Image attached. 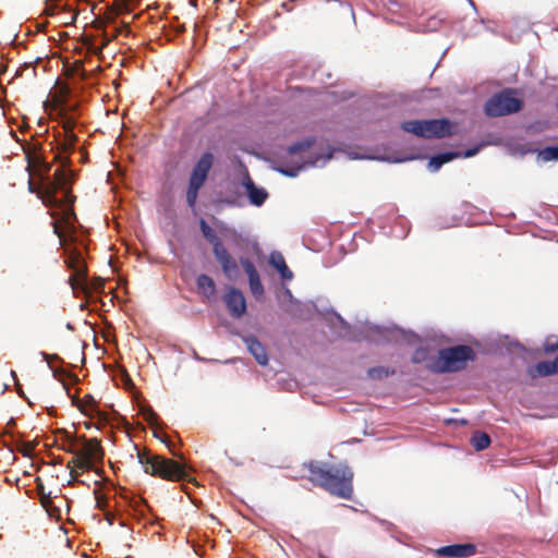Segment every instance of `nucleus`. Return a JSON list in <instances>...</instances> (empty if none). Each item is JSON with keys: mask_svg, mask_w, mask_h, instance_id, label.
<instances>
[{"mask_svg": "<svg viewBox=\"0 0 558 558\" xmlns=\"http://www.w3.org/2000/svg\"><path fill=\"white\" fill-rule=\"evenodd\" d=\"M145 417H146V421L149 423V424H154L157 418H158V415L156 412H154L153 410H149L146 414H145Z\"/></svg>", "mask_w": 558, "mask_h": 558, "instance_id": "7c9ffc66", "label": "nucleus"}, {"mask_svg": "<svg viewBox=\"0 0 558 558\" xmlns=\"http://www.w3.org/2000/svg\"><path fill=\"white\" fill-rule=\"evenodd\" d=\"M248 197L252 204L260 206L267 198V192L264 189L256 187L253 183L247 185Z\"/></svg>", "mask_w": 558, "mask_h": 558, "instance_id": "412c9836", "label": "nucleus"}, {"mask_svg": "<svg viewBox=\"0 0 558 558\" xmlns=\"http://www.w3.org/2000/svg\"><path fill=\"white\" fill-rule=\"evenodd\" d=\"M470 442L476 451H482L489 447L490 437L484 432L476 430L472 434Z\"/></svg>", "mask_w": 558, "mask_h": 558, "instance_id": "aec40b11", "label": "nucleus"}, {"mask_svg": "<svg viewBox=\"0 0 558 558\" xmlns=\"http://www.w3.org/2000/svg\"><path fill=\"white\" fill-rule=\"evenodd\" d=\"M558 350V340L556 341H550V340H547L544 344V351L547 352V353H551V352H555Z\"/></svg>", "mask_w": 558, "mask_h": 558, "instance_id": "c85d7f7f", "label": "nucleus"}, {"mask_svg": "<svg viewBox=\"0 0 558 558\" xmlns=\"http://www.w3.org/2000/svg\"><path fill=\"white\" fill-rule=\"evenodd\" d=\"M66 438H68V441L69 444L65 446L62 447V450H64L65 452H70V453H73L74 457H76V453H78V450L76 448V444H75V439L70 437L68 434H65Z\"/></svg>", "mask_w": 558, "mask_h": 558, "instance_id": "a878e982", "label": "nucleus"}, {"mask_svg": "<svg viewBox=\"0 0 558 558\" xmlns=\"http://www.w3.org/2000/svg\"><path fill=\"white\" fill-rule=\"evenodd\" d=\"M80 410L86 415H92L93 413L100 414L97 409V402L90 395L83 397Z\"/></svg>", "mask_w": 558, "mask_h": 558, "instance_id": "4be33fe9", "label": "nucleus"}, {"mask_svg": "<svg viewBox=\"0 0 558 558\" xmlns=\"http://www.w3.org/2000/svg\"><path fill=\"white\" fill-rule=\"evenodd\" d=\"M310 472L308 480L333 496L351 499L353 495V471L347 464H327L311 461L304 464Z\"/></svg>", "mask_w": 558, "mask_h": 558, "instance_id": "f03ea898", "label": "nucleus"}, {"mask_svg": "<svg viewBox=\"0 0 558 558\" xmlns=\"http://www.w3.org/2000/svg\"><path fill=\"white\" fill-rule=\"evenodd\" d=\"M458 156H459L458 153H451V151L441 153V154H438L436 156H433L429 159V161H428V169L430 171L435 172V171L439 170V168L442 165H445L446 162L451 161L452 159H454Z\"/></svg>", "mask_w": 558, "mask_h": 558, "instance_id": "a211bd4d", "label": "nucleus"}, {"mask_svg": "<svg viewBox=\"0 0 558 558\" xmlns=\"http://www.w3.org/2000/svg\"><path fill=\"white\" fill-rule=\"evenodd\" d=\"M314 143H315V138L314 137H308L306 140H303V141H300L298 143L292 144L288 148V153L290 155H293V154H298V153H301V151H305L310 147H312L314 145Z\"/></svg>", "mask_w": 558, "mask_h": 558, "instance_id": "5701e85b", "label": "nucleus"}, {"mask_svg": "<svg viewBox=\"0 0 558 558\" xmlns=\"http://www.w3.org/2000/svg\"><path fill=\"white\" fill-rule=\"evenodd\" d=\"M134 449L137 451V460L143 465L145 473L170 482L194 481L190 478L184 463L159 454H151L146 449L140 450L137 445H134Z\"/></svg>", "mask_w": 558, "mask_h": 558, "instance_id": "7ed1b4c3", "label": "nucleus"}, {"mask_svg": "<svg viewBox=\"0 0 558 558\" xmlns=\"http://www.w3.org/2000/svg\"><path fill=\"white\" fill-rule=\"evenodd\" d=\"M535 369L539 376H549L553 374H558V355L554 361H543L538 362L535 366Z\"/></svg>", "mask_w": 558, "mask_h": 558, "instance_id": "6ab92c4d", "label": "nucleus"}, {"mask_svg": "<svg viewBox=\"0 0 558 558\" xmlns=\"http://www.w3.org/2000/svg\"><path fill=\"white\" fill-rule=\"evenodd\" d=\"M223 302L233 318L242 317L246 312V301L242 293L236 288H230L223 295Z\"/></svg>", "mask_w": 558, "mask_h": 558, "instance_id": "9b49d317", "label": "nucleus"}, {"mask_svg": "<svg viewBox=\"0 0 558 558\" xmlns=\"http://www.w3.org/2000/svg\"><path fill=\"white\" fill-rule=\"evenodd\" d=\"M106 502H107L106 498L97 496V506H98V508L104 509V506H105Z\"/></svg>", "mask_w": 558, "mask_h": 558, "instance_id": "4c0bfd02", "label": "nucleus"}, {"mask_svg": "<svg viewBox=\"0 0 558 558\" xmlns=\"http://www.w3.org/2000/svg\"><path fill=\"white\" fill-rule=\"evenodd\" d=\"M475 554L476 546L471 543L451 544L435 549V555L438 557L469 558L474 556Z\"/></svg>", "mask_w": 558, "mask_h": 558, "instance_id": "ddd939ff", "label": "nucleus"}, {"mask_svg": "<svg viewBox=\"0 0 558 558\" xmlns=\"http://www.w3.org/2000/svg\"><path fill=\"white\" fill-rule=\"evenodd\" d=\"M199 228L203 236L211 244L213 254L220 265L223 275L230 280L234 279L239 274V265L235 258L223 245L216 231L203 218L199 220Z\"/></svg>", "mask_w": 558, "mask_h": 558, "instance_id": "0eeeda50", "label": "nucleus"}, {"mask_svg": "<svg viewBox=\"0 0 558 558\" xmlns=\"http://www.w3.org/2000/svg\"><path fill=\"white\" fill-rule=\"evenodd\" d=\"M395 374V371H390L389 368L387 367H384V366H376V367H371L368 371H367V375L372 378V379H383V378H386L388 377L389 375H393Z\"/></svg>", "mask_w": 558, "mask_h": 558, "instance_id": "b1692460", "label": "nucleus"}, {"mask_svg": "<svg viewBox=\"0 0 558 558\" xmlns=\"http://www.w3.org/2000/svg\"><path fill=\"white\" fill-rule=\"evenodd\" d=\"M108 41H109V39H104L100 47H98V48L94 47L93 48L94 53H96V54L100 53L102 48L108 44Z\"/></svg>", "mask_w": 558, "mask_h": 558, "instance_id": "473e14b6", "label": "nucleus"}, {"mask_svg": "<svg viewBox=\"0 0 558 558\" xmlns=\"http://www.w3.org/2000/svg\"><path fill=\"white\" fill-rule=\"evenodd\" d=\"M477 151H478V148H477V147H476V148L469 149V150H466V151L464 153V157H466V158H468V157H472V156H474Z\"/></svg>", "mask_w": 558, "mask_h": 558, "instance_id": "c9c22d12", "label": "nucleus"}, {"mask_svg": "<svg viewBox=\"0 0 558 558\" xmlns=\"http://www.w3.org/2000/svg\"><path fill=\"white\" fill-rule=\"evenodd\" d=\"M124 31H125V33L130 32V29H129V27L126 25H123L121 28H116V32H114L113 36L116 37V36L120 35Z\"/></svg>", "mask_w": 558, "mask_h": 558, "instance_id": "f704fd0d", "label": "nucleus"}, {"mask_svg": "<svg viewBox=\"0 0 558 558\" xmlns=\"http://www.w3.org/2000/svg\"><path fill=\"white\" fill-rule=\"evenodd\" d=\"M301 169V167H299L298 169H293V170H284V169H281L280 171L286 174V175H289V177H295L298 174V171Z\"/></svg>", "mask_w": 558, "mask_h": 558, "instance_id": "2f4dec72", "label": "nucleus"}, {"mask_svg": "<svg viewBox=\"0 0 558 558\" xmlns=\"http://www.w3.org/2000/svg\"><path fill=\"white\" fill-rule=\"evenodd\" d=\"M214 163V155L211 153H204L201 158L195 163L190 179H189V185L186 190V202L189 207L192 209L195 208L198 192L202 189V186L205 184L208 173L213 167Z\"/></svg>", "mask_w": 558, "mask_h": 558, "instance_id": "9d476101", "label": "nucleus"}, {"mask_svg": "<svg viewBox=\"0 0 558 558\" xmlns=\"http://www.w3.org/2000/svg\"><path fill=\"white\" fill-rule=\"evenodd\" d=\"M240 264L248 277V284L252 294L256 299L262 298L264 295L265 289L260 281V277L255 265L253 264V262L245 257L240 258Z\"/></svg>", "mask_w": 558, "mask_h": 558, "instance_id": "4468645a", "label": "nucleus"}, {"mask_svg": "<svg viewBox=\"0 0 558 558\" xmlns=\"http://www.w3.org/2000/svg\"><path fill=\"white\" fill-rule=\"evenodd\" d=\"M234 0H229V2H233Z\"/></svg>", "mask_w": 558, "mask_h": 558, "instance_id": "37998d69", "label": "nucleus"}, {"mask_svg": "<svg viewBox=\"0 0 558 558\" xmlns=\"http://www.w3.org/2000/svg\"><path fill=\"white\" fill-rule=\"evenodd\" d=\"M24 151L27 161L26 169L29 174L28 191L35 194L46 207L61 210L60 221H54L52 227L53 233L58 235L60 244H62L63 230L61 223L64 225L65 229L72 231L76 220L73 208L76 197L72 193V180L62 169H56L53 174L50 175L51 162L45 159L39 143L24 148Z\"/></svg>", "mask_w": 558, "mask_h": 558, "instance_id": "f257e3e1", "label": "nucleus"}, {"mask_svg": "<svg viewBox=\"0 0 558 558\" xmlns=\"http://www.w3.org/2000/svg\"><path fill=\"white\" fill-rule=\"evenodd\" d=\"M52 218H57L58 214L56 211L50 213Z\"/></svg>", "mask_w": 558, "mask_h": 558, "instance_id": "ea45409f", "label": "nucleus"}, {"mask_svg": "<svg viewBox=\"0 0 558 558\" xmlns=\"http://www.w3.org/2000/svg\"><path fill=\"white\" fill-rule=\"evenodd\" d=\"M250 353L255 357L258 364L265 366L268 364V354L266 348L258 341L255 336H246L243 338Z\"/></svg>", "mask_w": 558, "mask_h": 558, "instance_id": "2eb2a0df", "label": "nucleus"}, {"mask_svg": "<svg viewBox=\"0 0 558 558\" xmlns=\"http://www.w3.org/2000/svg\"><path fill=\"white\" fill-rule=\"evenodd\" d=\"M476 357L470 345L459 344L438 351L436 356L427 360V368L434 373H454L464 369L469 362Z\"/></svg>", "mask_w": 558, "mask_h": 558, "instance_id": "20e7f679", "label": "nucleus"}, {"mask_svg": "<svg viewBox=\"0 0 558 558\" xmlns=\"http://www.w3.org/2000/svg\"><path fill=\"white\" fill-rule=\"evenodd\" d=\"M401 129L422 138H442L452 134V123L446 118L404 121Z\"/></svg>", "mask_w": 558, "mask_h": 558, "instance_id": "6e6552de", "label": "nucleus"}, {"mask_svg": "<svg viewBox=\"0 0 558 558\" xmlns=\"http://www.w3.org/2000/svg\"><path fill=\"white\" fill-rule=\"evenodd\" d=\"M39 500H40V504L44 508L47 509V511H50V507L52 505V500H51V495L50 493L44 495V496H40L39 497Z\"/></svg>", "mask_w": 558, "mask_h": 558, "instance_id": "cd10ccee", "label": "nucleus"}, {"mask_svg": "<svg viewBox=\"0 0 558 558\" xmlns=\"http://www.w3.org/2000/svg\"><path fill=\"white\" fill-rule=\"evenodd\" d=\"M269 264L278 270L283 279L291 280L293 278V272L287 266L286 259L281 253L272 252L269 257Z\"/></svg>", "mask_w": 558, "mask_h": 558, "instance_id": "f3484780", "label": "nucleus"}, {"mask_svg": "<svg viewBox=\"0 0 558 558\" xmlns=\"http://www.w3.org/2000/svg\"><path fill=\"white\" fill-rule=\"evenodd\" d=\"M105 288V282L102 279H98L97 283H95V290H102Z\"/></svg>", "mask_w": 558, "mask_h": 558, "instance_id": "58836bf2", "label": "nucleus"}, {"mask_svg": "<svg viewBox=\"0 0 558 558\" xmlns=\"http://www.w3.org/2000/svg\"><path fill=\"white\" fill-rule=\"evenodd\" d=\"M75 111V107L66 106L62 108L59 112L60 124L63 129L62 133H59L57 154L54 156L56 160L60 161V167L57 169L64 170L69 179L72 180L73 172L69 169L70 167V154L74 150L75 144L77 142V136L74 134L73 130L76 125V117L72 113Z\"/></svg>", "mask_w": 558, "mask_h": 558, "instance_id": "39448f33", "label": "nucleus"}, {"mask_svg": "<svg viewBox=\"0 0 558 558\" xmlns=\"http://www.w3.org/2000/svg\"><path fill=\"white\" fill-rule=\"evenodd\" d=\"M11 375H12V377H13L14 379H16V373H15V371H11ZM15 387H16V389H17V392L21 395V393H22L21 385L19 384V381H17V380H15Z\"/></svg>", "mask_w": 558, "mask_h": 558, "instance_id": "e433bc0d", "label": "nucleus"}, {"mask_svg": "<svg viewBox=\"0 0 558 558\" xmlns=\"http://www.w3.org/2000/svg\"><path fill=\"white\" fill-rule=\"evenodd\" d=\"M35 482H36V489H37L38 496L40 497V496L46 495L47 493H46V490H45V485H44V483H43L41 478H40V477H37V478L35 480Z\"/></svg>", "mask_w": 558, "mask_h": 558, "instance_id": "c756f323", "label": "nucleus"}, {"mask_svg": "<svg viewBox=\"0 0 558 558\" xmlns=\"http://www.w3.org/2000/svg\"><path fill=\"white\" fill-rule=\"evenodd\" d=\"M426 356H427V351L423 348H420L414 352V354L412 356V362L415 364L422 363L423 361L426 360Z\"/></svg>", "mask_w": 558, "mask_h": 558, "instance_id": "bb28decb", "label": "nucleus"}, {"mask_svg": "<svg viewBox=\"0 0 558 558\" xmlns=\"http://www.w3.org/2000/svg\"><path fill=\"white\" fill-rule=\"evenodd\" d=\"M83 440V447L78 450L76 457H73L66 464L72 476V480L69 481V485L77 481L76 477L80 475L77 470L83 472L93 470L95 462H101L105 456L100 440L97 438L86 439L84 436Z\"/></svg>", "mask_w": 558, "mask_h": 558, "instance_id": "423d86ee", "label": "nucleus"}, {"mask_svg": "<svg viewBox=\"0 0 558 558\" xmlns=\"http://www.w3.org/2000/svg\"><path fill=\"white\" fill-rule=\"evenodd\" d=\"M543 161H550L558 159V146H549L542 149L538 154Z\"/></svg>", "mask_w": 558, "mask_h": 558, "instance_id": "393cba45", "label": "nucleus"}, {"mask_svg": "<svg viewBox=\"0 0 558 558\" xmlns=\"http://www.w3.org/2000/svg\"><path fill=\"white\" fill-rule=\"evenodd\" d=\"M43 355H44L45 359L49 357V355L47 353H43Z\"/></svg>", "mask_w": 558, "mask_h": 558, "instance_id": "a19ab883", "label": "nucleus"}, {"mask_svg": "<svg viewBox=\"0 0 558 558\" xmlns=\"http://www.w3.org/2000/svg\"><path fill=\"white\" fill-rule=\"evenodd\" d=\"M515 90L502 89L487 99L484 112L490 118L509 116L519 112L523 108V100L515 97Z\"/></svg>", "mask_w": 558, "mask_h": 558, "instance_id": "1a4fd4ad", "label": "nucleus"}, {"mask_svg": "<svg viewBox=\"0 0 558 558\" xmlns=\"http://www.w3.org/2000/svg\"><path fill=\"white\" fill-rule=\"evenodd\" d=\"M65 263L74 272V275L69 279L71 286L75 288L76 283L82 284L87 278V267L82 254L77 251L71 252Z\"/></svg>", "mask_w": 558, "mask_h": 558, "instance_id": "f8f14e48", "label": "nucleus"}, {"mask_svg": "<svg viewBox=\"0 0 558 558\" xmlns=\"http://www.w3.org/2000/svg\"><path fill=\"white\" fill-rule=\"evenodd\" d=\"M125 1H126L125 5H126L128 11H131L132 7L136 5L140 2V0H125Z\"/></svg>", "mask_w": 558, "mask_h": 558, "instance_id": "72a5a7b5", "label": "nucleus"}, {"mask_svg": "<svg viewBox=\"0 0 558 558\" xmlns=\"http://www.w3.org/2000/svg\"><path fill=\"white\" fill-rule=\"evenodd\" d=\"M196 288L197 292L208 301L213 300L217 292L214 279L206 274L197 276Z\"/></svg>", "mask_w": 558, "mask_h": 558, "instance_id": "dca6fc26", "label": "nucleus"}, {"mask_svg": "<svg viewBox=\"0 0 558 558\" xmlns=\"http://www.w3.org/2000/svg\"><path fill=\"white\" fill-rule=\"evenodd\" d=\"M215 2H216V3H221V2H222V0H215Z\"/></svg>", "mask_w": 558, "mask_h": 558, "instance_id": "79ce46f5", "label": "nucleus"}]
</instances>
